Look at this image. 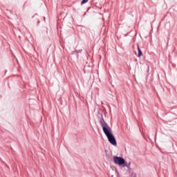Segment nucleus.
<instances>
[{
  "mask_svg": "<svg viewBox=\"0 0 177 177\" xmlns=\"http://www.w3.org/2000/svg\"><path fill=\"white\" fill-rule=\"evenodd\" d=\"M101 125L102 127V131H104V133L108 138L109 142L111 143L113 146H117L115 138L113 136L112 131L109 124L107 123L101 122Z\"/></svg>",
  "mask_w": 177,
  "mask_h": 177,
  "instance_id": "f257e3e1",
  "label": "nucleus"
},
{
  "mask_svg": "<svg viewBox=\"0 0 177 177\" xmlns=\"http://www.w3.org/2000/svg\"><path fill=\"white\" fill-rule=\"evenodd\" d=\"M113 161L115 162V164L116 165H122L125 163V160L121 157H118V156H115L113 158Z\"/></svg>",
  "mask_w": 177,
  "mask_h": 177,
  "instance_id": "f03ea898",
  "label": "nucleus"
},
{
  "mask_svg": "<svg viewBox=\"0 0 177 177\" xmlns=\"http://www.w3.org/2000/svg\"><path fill=\"white\" fill-rule=\"evenodd\" d=\"M137 49H138V57H140L142 56L143 53H142V52L139 46H137Z\"/></svg>",
  "mask_w": 177,
  "mask_h": 177,
  "instance_id": "7ed1b4c3",
  "label": "nucleus"
},
{
  "mask_svg": "<svg viewBox=\"0 0 177 177\" xmlns=\"http://www.w3.org/2000/svg\"><path fill=\"white\" fill-rule=\"evenodd\" d=\"M88 0H82V1H81V5H84V4L86 3V2H88Z\"/></svg>",
  "mask_w": 177,
  "mask_h": 177,
  "instance_id": "20e7f679",
  "label": "nucleus"
}]
</instances>
